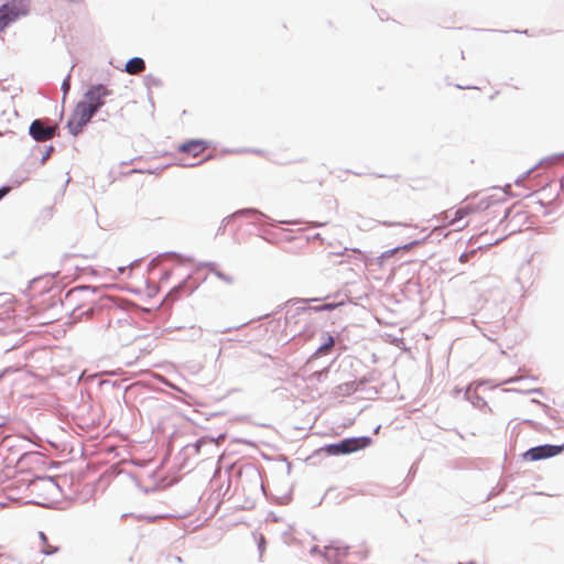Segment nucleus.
<instances>
[{"instance_id":"f257e3e1","label":"nucleus","mask_w":564,"mask_h":564,"mask_svg":"<svg viewBox=\"0 0 564 564\" xmlns=\"http://www.w3.org/2000/svg\"><path fill=\"white\" fill-rule=\"evenodd\" d=\"M29 490L40 506L50 505L59 494V487L52 477H41L31 481Z\"/></svg>"},{"instance_id":"5701e85b","label":"nucleus","mask_w":564,"mask_h":564,"mask_svg":"<svg viewBox=\"0 0 564 564\" xmlns=\"http://www.w3.org/2000/svg\"><path fill=\"white\" fill-rule=\"evenodd\" d=\"M44 552H45L46 554H51V553H53V551H48V550H45Z\"/></svg>"},{"instance_id":"dca6fc26","label":"nucleus","mask_w":564,"mask_h":564,"mask_svg":"<svg viewBox=\"0 0 564 564\" xmlns=\"http://www.w3.org/2000/svg\"><path fill=\"white\" fill-rule=\"evenodd\" d=\"M264 543H265V540L263 536L260 538V541H259V549L261 551V553L263 552L264 550Z\"/></svg>"},{"instance_id":"ddd939ff","label":"nucleus","mask_w":564,"mask_h":564,"mask_svg":"<svg viewBox=\"0 0 564 564\" xmlns=\"http://www.w3.org/2000/svg\"><path fill=\"white\" fill-rule=\"evenodd\" d=\"M477 253V249L470 250L468 252H464L459 256V262L466 263L468 262L473 257H475Z\"/></svg>"},{"instance_id":"6ab92c4d","label":"nucleus","mask_w":564,"mask_h":564,"mask_svg":"<svg viewBox=\"0 0 564 564\" xmlns=\"http://www.w3.org/2000/svg\"><path fill=\"white\" fill-rule=\"evenodd\" d=\"M182 161H185V159H182ZM183 164H184V165L194 166V165H196L197 163H196V162H184Z\"/></svg>"},{"instance_id":"20e7f679","label":"nucleus","mask_w":564,"mask_h":564,"mask_svg":"<svg viewBox=\"0 0 564 564\" xmlns=\"http://www.w3.org/2000/svg\"><path fill=\"white\" fill-rule=\"evenodd\" d=\"M29 12L28 0H12L0 8V31L9 23L25 15Z\"/></svg>"},{"instance_id":"aec40b11","label":"nucleus","mask_w":564,"mask_h":564,"mask_svg":"<svg viewBox=\"0 0 564 564\" xmlns=\"http://www.w3.org/2000/svg\"><path fill=\"white\" fill-rule=\"evenodd\" d=\"M392 225H395V226H406V224H405V223H401V221H399V223H393Z\"/></svg>"},{"instance_id":"9b49d317","label":"nucleus","mask_w":564,"mask_h":564,"mask_svg":"<svg viewBox=\"0 0 564 564\" xmlns=\"http://www.w3.org/2000/svg\"><path fill=\"white\" fill-rule=\"evenodd\" d=\"M145 69V63L140 57H133L126 64L124 70L130 75H137Z\"/></svg>"},{"instance_id":"9d476101","label":"nucleus","mask_w":564,"mask_h":564,"mask_svg":"<svg viewBox=\"0 0 564 564\" xmlns=\"http://www.w3.org/2000/svg\"><path fill=\"white\" fill-rule=\"evenodd\" d=\"M15 310V297L11 293H0V318L9 317Z\"/></svg>"},{"instance_id":"f03ea898","label":"nucleus","mask_w":564,"mask_h":564,"mask_svg":"<svg viewBox=\"0 0 564 564\" xmlns=\"http://www.w3.org/2000/svg\"><path fill=\"white\" fill-rule=\"evenodd\" d=\"M487 207L488 203L485 199H481L479 202H476L475 198L467 199L457 209L446 210L444 213L443 219L445 220L446 225L454 226L455 224L460 223L467 216L475 214L479 210L486 209Z\"/></svg>"},{"instance_id":"423d86ee","label":"nucleus","mask_w":564,"mask_h":564,"mask_svg":"<svg viewBox=\"0 0 564 564\" xmlns=\"http://www.w3.org/2000/svg\"><path fill=\"white\" fill-rule=\"evenodd\" d=\"M111 91L104 85L91 86L85 94V99L82 101L94 109L96 113L99 108L105 104L104 98L109 96Z\"/></svg>"},{"instance_id":"1a4fd4ad","label":"nucleus","mask_w":564,"mask_h":564,"mask_svg":"<svg viewBox=\"0 0 564 564\" xmlns=\"http://www.w3.org/2000/svg\"><path fill=\"white\" fill-rule=\"evenodd\" d=\"M208 148V143L204 140H191L180 145V152L192 155L194 159L199 158Z\"/></svg>"},{"instance_id":"6e6552de","label":"nucleus","mask_w":564,"mask_h":564,"mask_svg":"<svg viewBox=\"0 0 564 564\" xmlns=\"http://www.w3.org/2000/svg\"><path fill=\"white\" fill-rule=\"evenodd\" d=\"M30 134L35 141L45 142L54 138L55 127H46L41 120H34L30 126Z\"/></svg>"},{"instance_id":"0eeeda50","label":"nucleus","mask_w":564,"mask_h":564,"mask_svg":"<svg viewBox=\"0 0 564 564\" xmlns=\"http://www.w3.org/2000/svg\"><path fill=\"white\" fill-rule=\"evenodd\" d=\"M564 451V443L562 445H541L530 448L524 457L530 460H540L554 457Z\"/></svg>"},{"instance_id":"4468645a","label":"nucleus","mask_w":564,"mask_h":564,"mask_svg":"<svg viewBox=\"0 0 564 564\" xmlns=\"http://www.w3.org/2000/svg\"><path fill=\"white\" fill-rule=\"evenodd\" d=\"M339 304H336V303H328V304H324L319 307H315L314 310L316 311H332L334 308H336Z\"/></svg>"},{"instance_id":"39448f33","label":"nucleus","mask_w":564,"mask_h":564,"mask_svg":"<svg viewBox=\"0 0 564 564\" xmlns=\"http://www.w3.org/2000/svg\"><path fill=\"white\" fill-rule=\"evenodd\" d=\"M95 115L94 109L84 102H78L74 108L72 116L67 122V128L73 135L82 132L83 128L90 121Z\"/></svg>"},{"instance_id":"4be33fe9","label":"nucleus","mask_w":564,"mask_h":564,"mask_svg":"<svg viewBox=\"0 0 564 564\" xmlns=\"http://www.w3.org/2000/svg\"><path fill=\"white\" fill-rule=\"evenodd\" d=\"M465 226H467V223H465L463 226H459L458 229H463Z\"/></svg>"},{"instance_id":"f3484780","label":"nucleus","mask_w":564,"mask_h":564,"mask_svg":"<svg viewBox=\"0 0 564 564\" xmlns=\"http://www.w3.org/2000/svg\"><path fill=\"white\" fill-rule=\"evenodd\" d=\"M9 192L8 187L0 188V199Z\"/></svg>"},{"instance_id":"412c9836","label":"nucleus","mask_w":564,"mask_h":564,"mask_svg":"<svg viewBox=\"0 0 564 564\" xmlns=\"http://www.w3.org/2000/svg\"><path fill=\"white\" fill-rule=\"evenodd\" d=\"M460 564H476V563L473 561H469V562H465V563H460Z\"/></svg>"},{"instance_id":"7ed1b4c3","label":"nucleus","mask_w":564,"mask_h":564,"mask_svg":"<svg viewBox=\"0 0 564 564\" xmlns=\"http://www.w3.org/2000/svg\"><path fill=\"white\" fill-rule=\"evenodd\" d=\"M371 444V438L368 436L351 437L343 440L338 444L327 445L324 451L328 455L350 454L359 449H364Z\"/></svg>"},{"instance_id":"f8f14e48","label":"nucleus","mask_w":564,"mask_h":564,"mask_svg":"<svg viewBox=\"0 0 564 564\" xmlns=\"http://www.w3.org/2000/svg\"><path fill=\"white\" fill-rule=\"evenodd\" d=\"M335 344L333 336L328 335L326 343L318 348V352L326 354Z\"/></svg>"},{"instance_id":"a211bd4d","label":"nucleus","mask_w":564,"mask_h":564,"mask_svg":"<svg viewBox=\"0 0 564 564\" xmlns=\"http://www.w3.org/2000/svg\"><path fill=\"white\" fill-rule=\"evenodd\" d=\"M415 243H416V242H411V243H409V245L403 246L401 249H403V250H410V249L412 248V246H413V245H415Z\"/></svg>"},{"instance_id":"2eb2a0df","label":"nucleus","mask_w":564,"mask_h":564,"mask_svg":"<svg viewBox=\"0 0 564 564\" xmlns=\"http://www.w3.org/2000/svg\"><path fill=\"white\" fill-rule=\"evenodd\" d=\"M62 89H63V93H64V96H65L68 93V90H69V78H66L63 82Z\"/></svg>"}]
</instances>
